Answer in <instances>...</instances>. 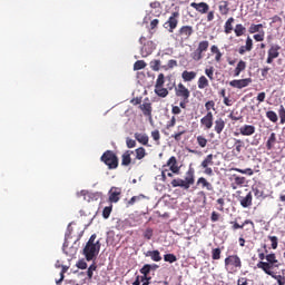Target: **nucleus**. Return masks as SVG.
Returning a JSON list of instances; mask_svg holds the SVG:
<instances>
[{"instance_id": "nucleus-61", "label": "nucleus", "mask_w": 285, "mask_h": 285, "mask_svg": "<svg viewBox=\"0 0 285 285\" xmlns=\"http://www.w3.org/2000/svg\"><path fill=\"white\" fill-rule=\"evenodd\" d=\"M110 213H112V206L105 207L102 210L104 219H108V217H110Z\"/></svg>"}, {"instance_id": "nucleus-43", "label": "nucleus", "mask_w": 285, "mask_h": 285, "mask_svg": "<svg viewBox=\"0 0 285 285\" xmlns=\"http://www.w3.org/2000/svg\"><path fill=\"white\" fill-rule=\"evenodd\" d=\"M149 66L151 68V70H154V72H159V70L161 69V60H151L149 62Z\"/></svg>"}, {"instance_id": "nucleus-5", "label": "nucleus", "mask_w": 285, "mask_h": 285, "mask_svg": "<svg viewBox=\"0 0 285 285\" xmlns=\"http://www.w3.org/2000/svg\"><path fill=\"white\" fill-rule=\"evenodd\" d=\"M242 268V258L237 255H229L225 258V271L235 274Z\"/></svg>"}, {"instance_id": "nucleus-25", "label": "nucleus", "mask_w": 285, "mask_h": 285, "mask_svg": "<svg viewBox=\"0 0 285 285\" xmlns=\"http://www.w3.org/2000/svg\"><path fill=\"white\" fill-rule=\"evenodd\" d=\"M226 128V121H224L222 118H218L214 122V130L216 135H222L224 132V129Z\"/></svg>"}, {"instance_id": "nucleus-53", "label": "nucleus", "mask_w": 285, "mask_h": 285, "mask_svg": "<svg viewBox=\"0 0 285 285\" xmlns=\"http://www.w3.org/2000/svg\"><path fill=\"white\" fill-rule=\"evenodd\" d=\"M266 117L267 119H269V121H272L273 124H277L278 118H277V114L275 111H267L266 112Z\"/></svg>"}, {"instance_id": "nucleus-51", "label": "nucleus", "mask_w": 285, "mask_h": 285, "mask_svg": "<svg viewBox=\"0 0 285 285\" xmlns=\"http://www.w3.org/2000/svg\"><path fill=\"white\" fill-rule=\"evenodd\" d=\"M224 206H226V199L218 198L216 200V210H219L220 213H224Z\"/></svg>"}, {"instance_id": "nucleus-38", "label": "nucleus", "mask_w": 285, "mask_h": 285, "mask_svg": "<svg viewBox=\"0 0 285 285\" xmlns=\"http://www.w3.org/2000/svg\"><path fill=\"white\" fill-rule=\"evenodd\" d=\"M196 142L198 144L199 148H206L208 146V138L204 135L196 136Z\"/></svg>"}, {"instance_id": "nucleus-31", "label": "nucleus", "mask_w": 285, "mask_h": 285, "mask_svg": "<svg viewBox=\"0 0 285 285\" xmlns=\"http://www.w3.org/2000/svg\"><path fill=\"white\" fill-rule=\"evenodd\" d=\"M146 257H150L153 259V262H161V254L159 253V250H148L147 253H145Z\"/></svg>"}, {"instance_id": "nucleus-64", "label": "nucleus", "mask_w": 285, "mask_h": 285, "mask_svg": "<svg viewBox=\"0 0 285 285\" xmlns=\"http://www.w3.org/2000/svg\"><path fill=\"white\" fill-rule=\"evenodd\" d=\"M245 50H247V52H250V50H253V39H250V37H247L246 39Z\"/></svg>"}, {"instance_id": "nucleus-3", "label": "nucleus", "mask_w": 285, "mask_h": 285, "mask_svg": "<svg viewBox=\"0 0 285 285\" xmlns=\"http://www.w3.org/2000/svg\"><path fill=\"white\" fill-rule=\"evenodd\" d=\"M190 186H195V169L190 167L186 174L185 178H176L171 180L173 188H181L183 190H190Z\"/></svg>"}, {"instance_id": "nucleus-49", "label": "nucleus", "mask_w": 285, "mask_h": 285, "mask_svg": "<svg viewBox=\"0 0 285 285\" xmlns=\"http://www.w3.org/2000/svg\"><path fill=\"white\" fill-rule=\"evenodd\" d=\"M234 146L237 155H239L242 153V148H244V141L242 139L234 138Z\"/></svg>"}, {"instance_id": "nucleus-34", "label": "nucleus", "mask_w": 285, "mask_h": 285, "mask_svg": "<svg viewBox=\"0 0 285 285\" xmlns=\"http://www.w3.org/2000/svg\"><path fill=\"white\" fill-rule=\"evenodd\" d=\"M150 264H146L142 266V268L140 269L141 275H144L141 276V282H144L145 279H151V277L148 276L150 275Z\"/></svg>"}, {"instance_id": "nucleus-57", "label": "nucleus", "mask_w": 285, "mask_h": 285, "mask_svg": "<svg viewBox=\"0 0 285 285\" xmlns=\"http://www.w3.org/2000/svg\"><path fill=\"white\" fill-rule=\"evenodd\" d=\"M205 109L206 112H213L210 110H215V100H208L207 102H205Z\"/></svg>"}, {"instance_id": "nucleus-19", "label": "nucleus", "mask_w": 285, "mask_h": 285, "mask_svg": "<svg viewBox=\"0 0 285 285\" xmlns=\"http://www.w3.org/2000/svg\"><path fill=\"white\" fill-rule=\"evenodd\" d=\"M257 268H261L262 271H264V273H266V275H269L271 277H272V275H274L273 268H275V267L267 262H262V261L258 262Z\"/></svg>"}, {"instance_id": "nucleus-40", "label": "nucleus", "mask_w": 285, "mask_h": 285, "mask_svg": "<svg viewBox=\"0 0 285 285\" xmlns=\"http://www.w3.org/2000/svg\"><path fill=\"white\" fill-rule=\"evenodd\" d=\"M142 199H146V195H144V194H139L138 196H134L127 202V206H135V204L141 202Z\"/></svg>"}, {"instance_id": "nucleus-46", "label": "nucleus", "mask_w": 285, "mask_h": 285, "mask_svg": "<svg viewBox=\"0 0 285 285\" xmlns=\"http://www.w3.org/2000/svg\"><path fill=\"white\" fill-rule=\"evenodd\" d=\"M205 75L209 81H215V67H208L205 69Z\"/></svg>"}, {"instance_id": "nucleus-36", "label": "nucleus", "mask_w": 285, "mask_h": 285, "mask_svg": "<svg viewBox=\"0 0 285 285\" xmlns=\"http://www.w3.org/2000/svg\"><path fill=\"white\" fill-rule=\"evenodd\" d=\"M243 184H246V178L242 176H235L234 183L232 184L233 190H237V187L242 186Z\"/></svg>"}, {"instance_id": "nucleus-59", "label": "nucleus", "mask_w": 285, "mask_h": 285, "mask_svg": "<svg viewBox=\"0 0 285 285\" xmlns=\"http://www.w3.org/2000/svg\"><path fill=\"white\" fill-rule=\"evenodd\" d=\"M278 117L281 119V124H285V108L283 105L279 106Z\"/></svg>"}, {"instance_id": "nucleus-33", "label": "nucleus", "mask_w": 285, "mask_h": 285, "mask_svg": "<svg viewBox=\"0 0 285 285\" xmlns=\"http://www.w3.org/2000/svg\"><path fill=\"white\" fill-rule=\"evenodd\" d=\"M275 144H277V135L275 132H272L266 142L267 150H273V148L275 147Z\"/></svg>"}, {"instance_id": "nucleus-45", "label": "nucleus", "mask_w": 285, "mask_h": 285, "mask_svg": "<svg viewBox=\"0 0 285 285\" xmlns=\"http://www.w3.org/2000/svg\"><path fill=\"white\" fill-rule=\"evenodd\" d=\"M212 259L215 262L222 259V248L217 247L212 249Z\"/></svg>"}, {"instance_id": "nucleus-4", "label": "nucleus", "mask_w": 285, "mask_h": 285, "mask_svg": "<svg viewBox=\"0 0 285 285\" xmlns=\"http://www.w3.org/2000/svg\"><path fill=\"white\" fill-rule=\"evenodd\" d=\"M100 160L109 170H117L119 168V157L112 150H106L100 157Z\"/></svg>"}, {"instance_id": "nucleus-9", "label": "nucleus", "mask_w": 285, "mask_h": 285, "mask_svg": "<svg viewBox=\"0 0 285 285\" xmlns=\"http://www.w3.org/2000/svg\"><path fill=\"white\" fill-rule=\"evenodd\" d=\"M282 50V46L279 45H271L267 51L266 63L271 65L279 57V51Z\"/></svg>"}, {"instance_id": "nucleus-2", "label": "nucleus", "mask_w": 285, "mask_h": 285, "mask_svg": "<svg viewBox=\"0 0 285 285\" xmlns=\"http://www.w3.org/2000/svg\"><path fill=\"white\" fill-rule=\"evenodd\" d=\"M97 239V234H92L87 242L85 248H83V255L87 259V262H92L97 255H99V250H101V243Z\"/></svg>"}, {"instance_id": "nucleus-42", "label": "nucleus", "mask_w": 285, "mask_h": 285, "mask_svg": "<svg viewBox=\"0 0 285 285\" xmlns=\"http://www.w3.org/2000/svg\"><path fill=\"white\" fill-rule=\"evenodd\" d=\"M154 92L157 95V97L165 99V97L168 95V89L164 87H155Z\"/></svg>"}, {"instance_id": "nucleus-26", "label": "nucleus", "mask_w": 285, "mask_h": 285, "mask_svg": "<svg viewBox=\"0 0 285 285\" xmlns=\"http://www.w3.org/2000/svg\"><path fill=\"white\" fill-rule=\"evenodd\" d=\"M134 137L137 142L141 144L142 146H148V141H150V138L146 134L136 132Z\"/></svg>"}, {"instance_id": "nucleus-47", "label": "nucleus", "mask_w": 285, "mask_h": 285, "mask_svg": "<svg viewBox=\"0 0 285 285\" xmlns=\"http://www.w3.org/2000/svg\"><path fill=\"white\" fill-rule=\"evenodd\" d=\"M150 8H153L154 10H157L156 11V14L155 17H159L161 14V2L159 1H154L150 3Z\"/></svg>"}, {"instance_id": "nucleus-14", "label": "nucleus", "mask_w": 285, "mask_h": 285, "mask_svg": "<svg viewBox=\"0 0 285 285\" xmlns=\"http://www.w3.org/2000/svg\"><path fill=\"white\" fill-rule=\"evenodd\" d=\"M167 166L169 170L174 173V175H179V170H181V167H179V164L177 163V157L171 156L167 161ZM164 168H166V165L164 166Z\"/></svg>"}, {"instance_id": "nucleus-29", "label": "nucleus", "mask_w": 285, "mask_h": 285, "mask_svg": "<svg viewBox=\"0 0 285 285\" xmlns=\"http://www.w3.org/2000/svg\"><path fill=\"white\" fill-rule=\"evenodd\" d=\"M230 3L228 1H220L218 6V10L223 17H226L228 12H230Z\"/></svg>"}, {"instance_id": "nucleus-56", "label": "nucleus", "mask_w": 285, "mask_h": 285, "mask_svg": "<svg viewBox=\"0 0 285 285\" xmlns=\"http://www.w3.org/2000/svg\"><path fill=\"white\" fill-rule=\"evenodd\" d=\"M146 68V61L138 60L134 63V70H144Z\"/></svg>"}, {"instance_id": "nucleus-41", "label": "nucleus", "mask_w": 285, "mask_h": 285, "mask_svg": "<svg viewBox=\"0 0 285 285\" xmlns=\"http://www.w3.org/2000/svg\"><path fill=\"white\" fill-rule=\"evenodd\" d=\"M234 32L236 37H244V35H246V27H244L242 23H238L235 26Z\"/></svg>"}, {"instance_id": "nucleus-60", "label": "nucleus", "mask_w": 285, "mask_h": 285, "mask_svg": "<svg viewBox=\"0 0 285 285\" xmlns=\"http://www.w3.org/2000/svg\"><path fill=\"white\" fill-rule=\"evenodd\" d=\"M273 279H276L278 285H285V276L283 275H272Z\"/></svg>"}, {"instance_id": "nucleus-55", "label": "nucleus", "mask_w": 285, "mask_h": 285, "mask_svg": "<svg viewBox=\"0 0 285 285\" xmlns=\"http://www.w3.org/2000/svg\"><path fill=\"white\" fill-rule=\"evenodd\" d=\"M164 261L168 262L169 264H175V262H177V256H175V254H166L164 256Z\"/></svg>"}, {"instance_id": "nucleus-54", "label": "nucleus", "mask_w": 285, "mask_h": 285, "mask_svg": "<svg viewBox=\"0 0 285 285\" xmlns=\"http://www.w3.org/2000/svg\"><path fill=\"white\" fill-rule=\"evenodd\" d=\"M95 271H97V264L94 263L87 269L88 279H92V275H94Z\"/></svg>"}, {"instance_id": "nucleus-50", "label": "nucleus", "mask_w": 285, "mask_h": 285, "mask_svg": "<svg viewBox=\"0 0 285 285\" xmlns=\"http://www.w3.org/2000/svg\"><path fill=\"white\" fill-rule=\"evenodd\" d=\"M262 28H264V24H250L249 29H248V32L249 35H255V32H259L262 30Z\"/></svg>"}, {"instance_id": "nucleus-21", "label": "nucleus", "mask_w": 285, "mask_h": 285, "mask_svg": "<svg viewBox=\"0 0 285 285\" xmlns=\"http://www.w3.org/2000/svg\"><path fill=\"white\" fill-rule=\"evenodd\" d=\"M239 134L243 135V137H250L252 135H255V126L244 125L239 128Z\"/></svg>"}, {"instance_id": "nucleus-62", "label": "nucleus", "mask_w": 285, "mask_h": 285, "mask_svg": "<svg viewBox=\"0 0 285 285\" xmlns=\"http://www.w3.org/2000/svg\"><path fill=\"white\" fill-rule=\"evenodd\" d=\"M76 266L77 268H80V271H86V268H88V263H86L83 259H80L77 262Z\"/></svg>"}, {"instance_id": "nucleus-37", "label": "nucleus", "mask_w": 285, "mask_h": 285, "mask_svg": "<svg viewBox=\"0 0 285 285\" xmlns=\"http://www.w3.org/2000/svg\"><path fill=\"white\" fill-rule=\"evenodd\" d=\"M253 193H254L256 199L266 197V194L264 193V186H262V185L253 187Z\"/></svg>"}, {"instance_id": "nucleus-22", "label": "nucleus", "mask_w": 285, "mask_h": 285, "mask_svg": "<svg viewBox=\"0 0 285 285\" xmlns=\"http://www.w3.org/2000/svg\"><path fill=\"white\" fill-rule=\"evenodd\" d=\"M139 108L145 117L153 118V104L142 102Z\"/></svg>"}, {"instance_id": "nucleus-12", "label": "nucleus", "mask_w": 285, "mask_h": 285, "mask_svg": "<svg viewBox=\"0 0 285 285\" xmlns=\"http://www.w3.org/2000/svg\"><path fill=\"white\" fill-rule=\"evenodd\" d=\"M250 83H253L252 78H245V79L229 81V86L232 88H238V90H242V88H248V86H250Z\"/></svg>"}, {"instance_id": "nucleus-10", "label": "nucleus", "mask_w": 285, "mask_h": 285, "mask_svg": "<svg viewBox=\"0 0 285 285\" xmlns=\"http://www.w3.org/2000/svg\"><path fill=\"white\" fill-rule=\"evenodd\" d=\"M237 200L243 208H250L253 206V193L245 189V195H238Z\"/></svg>"}, {"instance_id": "nucleus-15", "label": "nucleus", "mask_w": 285, "mask_h": 285, "mask_svg": "<svg viewBox=\"0 0 285 285\" xmlns=\"http://www.w3.org/2000/svg\"><path fill=\"white\" fill-rule=\"evenodd\" d=\"M190 8H194V10H196L200 14H206L210 10V6H208V3L206 2H191Z\"/></svg>"}, {"instance_id": "nucleus-52", "label": "nucleus", "mask_w": 285, "mask_h": 285, "mask_svg": "<svg viewBox=\"0 0 285 285\" xmlns=\"http://www.w3.org/2000/svg\"><path fill=\"white\" fill-rule=\"evenodd\" d=\"M235 173H240V175H248L249 177H253L255 174L252 168H246V169H239V168H234Z\"/></svg>"}, {"instance_id": "nucleus-44", "label": "nucleus", "mask_w": 285, "mask_h": 285, "mask_svg": "<svg viewBox=\"0 0 285 285\" xmlns=\"http://www.w3.org/2000/svg\"><path fill=\"white\" fill-rule=\"evenodd\" d=\"M165 83H166V76H164V73H159L156 79L155 88H163Z\"/></svg>"}, {"instance_id": "nucleus-39", "label": "nucleus", "mask_w": 285, "mask_h": 285, "mask_svg": "<svg viewBox=\"0 0 285 285\" xmlns=\"http://www.w3.org/2000/svg\"><path fill=\"white\" fill-rule=\"evenodd\" d=\"M197 85L199 90H204V88H208V86H210V83L208 82V78H206V76H200L198 78Z\"/></svg>"}, {"instance_id": "nucleus-30", "label": "nucleus", "mask_w": 285, "mask_h": 285, "mask_svg": "<svg viewBox=\"0 0 285 285\" xmlns=\"http://www.w3.org/2000/svg\"><path fill=\"white\" fill-rule=\"evenodd\" d=\"M265 259L267 264H271L274 268L279 267V261H277V256L275 255V253L266 255Z\"/></svg>"}, {"instance_id": "nucleus-6", "label": "nucleus", "mask_w": 285, "mask_h": 285, "mask_svg": "<svg viewBox=\"0 0 285 285\" xmlns=\"http://www.w3.org/2000/svg\"><path fill=\"white\" fill-rule=\"evenodd\" d=\"M209 46L210 42H208V40L200 41L197 49L191 53V59H194V61H202V59H204V52L208 51Z\"/></svg>"}, {"instance_id": "nucleus-32", "label": "nucleus", "mask_w": 285, "mask_h": 285, "mask_svg": "<svg viewBox=\"0 0 285 285\" xmlns=\"http://www.w3.org/2000/svg\"><path fill=\"white\" fill-rule=\"evenodd\" d=\"M244 70H246V61L239 60L234 70V77H239V75H242V72H244Z\"/></svg>"}, {"instance_id": "nucleus-20", "label": "nucleus", "mask_w": 285, "mask_h": 285, "mask_svg": "<svg viewBox=\"0 0 285 285\" xmlns=\"http://www.w3.org/2000/svg\"><path fill=\"white\" fill-rule=\"evenodd\" d=\"M154 51H155V42L147 41V43H145L144 47L141 48V56L149 57V55H153Z\"/></svg>"}, {"instance_id": "nucleus-11", "label": "nucleus", "mask_w": 285, "mask_h": 285, "mask_svg": "<svg viewBox=\"0 0 285 285\" xmlns=\"http://www.w3.org/2000/svg\"><path fill=\"white\" fill-rule=\"evenodd\" d=\"M179 11L171 12L168 21L165 23V26L169 27V32H175V29L179 26Z\"/></svg>"}, {"instance_id": "nucleus-23", "label": "nucleus", "mask_w": 285, "mask_h": 285, "mask_svg": "<svg viewBox=\"0 0 285 285\" xmlns=\"http://www.w3.org/2000/svg\"><path fill=\"white\" fill-rule=\"evenodd\" d=\"M131 155H135L134 150H126L121 156V166H130L132 164Z\"/></svg>"}, {"instance_id": "nucleus-17", "label": "nucleus", "mask_w": 285, "mask_h": 285, "mask_svg": "<svg viewBox=\"0 0 285 285\" xmlns=\"http://www.w3.org/2000/svg\"><path fill=\"white\" fill-rule=\"evenodd\" d=\"M197 186H200V188H206L209 193H214L215 191V187L213 186V184L210 181H208V179L204 178V177H199L197 179Z\"/></svg>"}, {"instance_id": "nucleus-1", "label": "nucleus", "mask_w": 285, "mask_h": 285, "mask_svg": "<svg viewBox=\"0 0 285 285\" xmlns=\"http://www.w3.org/2000/svg\"><path fill=\"white\" fill-rule=\"evenodd\" d=\"M169 90H175V97L180 99L179 106L183 110H186L188 104H190V89H188L183 82L175 85V82L169 85Z\"/></svg>"}, {"instance_id": "nucleus-27", "label": "nucleus", "mask_w": 285, "mask_h": 285, "mask_svg": "<svg viewBox=\"0 0 285 285\" xmlns=\"http://www.w3.org/2000/svg\"><path fill=\"white\" fill-rule=\"evenodd\" d=\"M210 52L212 55H215L216 63H222V57H224V53H222V51L219 50V47H217L216 45H213L210 47Z\"/></svg>"}, {"instance_id": "nucleus-24", "label": "nucleus", "mask_w": 285, "mask_h": 285, "mask_svg": "<svg viewBox=\"0 0 285 285\" xmlns=\"http://www.w3.org/2000/svg\"><path fill=\"white\" fill-rule=\"evenodd\" d=\"M193 32H194V30H193L191 26H183L178 30V35L180 37H185V39H189L193 36Z\"/></svg>"}, {"instance_id": "nucleus-35", "label": "nucleus", "mask_w": 285, "mask_h": 285, "mask_svg": "<svg viewBox=\"0 0 285 285\" xmlns=\"http://www.w3.org/2000/svg\"><path fill=\"white\" fill-rule=\"evenodd\" d=\"M233 23H235V18H228L224 26L225 35H230V32H233Z\"/></svg>"}, {"instance_id": "nucleus-48", "label": "nucleus", "mask_w": 285, "mask_h": 285, "mask_svg": "<svg viewBox=\"0 0 285 285\" xmlns=\"http://www.w3.org/2000/svg\"><path fill=\"white\" fill-rule=\"evenodd\" d=\"M136 153V159L141 160L144 159V157H146V148L144 147H139L137 149H135Z\"/></svg>"}, {"instance_id": "nucleus-7", "label": "nucleus", "mask_w": 285, "mask_h": 285, "mask_svg": "<svg viewBox=\"0 0 285 285\" xmlns=\"http://www.w3.org/2000/svg\"><path fill=\"white\" fill-rule=\"evenodd\" d=\"M71 235H72V229L70 228V226H68V230L65 235V243L62 245V250L65 255H67L68 257H75V255H77V247L75 246L69 247L68 245V239L72 237Z\"/></svg>"}, {"instance_id": "nucleus-16", "label": "nucleus", "mask_w": 285, "mask_h": 285, "mask_svg": "<svg viewBox=\"0 0 285 285\" xmlns=\"http://www.w3.org/2000/svg\"><path fill=\"white\" fill-rule=\"evenodd\" d=\"M230 225H232V230L244 229V226H248V225L252 226V229H255V223H253V220L250 219L244 220L242 225H239V223H237L236 220H232Z\"/></svg>"}, {"instance_id": "nucleus-18", "label": "nucleus", "mask_w": 285, "mask_h": 285, "mask_svg": "<svg viewBox=\"0 0 285 285\" xmlns=\"http://www.w3.org/2000/svg\"><path fill=\"white\" fill-rule=\"evenodd\" d=\"M121 197V189L120 188H117V187H114L110 189L109 191V202L111 204H117V202H119Z\"/></svg>"}, {"instance_id": "nucleus-13", "label": "nucleus", "mask_w": 285, "mask_h": 285, "mask_svg": "<svg viewBox=\"0 0 285 285\" xmlns=\"http://www.w3.org/2000/svg\"><path fill=\"white\" fill-rule=\"evenodd\" d=\"M213 124H215V116L213 112H207L200 119V125L205 128V130H210V128H213Z\"/></svg>"}, {"instance_id": "nucleus-58", "label": "nucleus", "mask_w": 285, "mask_h": 285, "mask_svg": "<svg viewBox=\"0 0 285 285\" xmlns=\"http://www.w3.org/2000/svg\"><path fill=\"white\" fill-rule=\"evenodd\" d=\"M269 242H272V248L273 250H277L278 242L279 239L277 236H268Z\"/></svg>"}, {"instance_id": "nucleus-63", "label": "nucleus", "mask_w": 285, "mask_h": 285, "mask_svg": "<svg viewBox=\"0 0 285 285\" xmlns=\"http://www.w3.org/2000/svg\"><path fill=\"white\" fill-rule=\"evenodd\" d=\"M126 145L127 148H135L137 146V141L135 139H131L130 137H127Z\"/></svg>"}, {"instance_id": "nucleus-28", "label": "nucleus", "mask_w": 285, "mask_h": 285, "mask_svg": "<svg viewBox=\"0 0 285 285\" xmlns=\"http://www.w3.org/2000/svg\"><path fill=\"white\" fill-rule=\"evenodd\" d=\"M197 78V72L195 71H188V70H185L183 71L181 73V79L185 81V82H189V81H193Z\"/></svg>"}, {"instance_id": "nucleus-8", "label": "nucleus", "mask_w": 285, "mask_h": 285, "mask_svg": "<svg viewBox=\"0 0 285 285\" xmlns=\"http://www.w3.org/2000/svg\"><path fill=\"white\" fill-rule=\"evenodd\" d=\"M214 156L213 154L207 155L204 160L200 163V168L204 170V175H207L208 177H213V168L210 166H214L215 161H213Z\"/></svg>"}]
</instances>
